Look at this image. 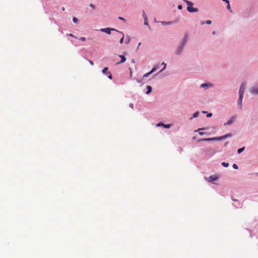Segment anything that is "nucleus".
I'll use <instances>...</instances> for the list:
<instances>
[{
  "label": "nucleus",
  "instance_id": "nucleus-1",
  "mask_svg": "<svg viewBox=\"0 0 258 258\" xmlns=\"http://www.w3.org/2000/svg\"><path fill=\"white\" fill-rule=\"evenodd\" d=\"M231 134H227L226 135H224L222 137H220L219 138H207V139H202L198 140L199 142L200 141H216V140H220L225 138H226L227 137H230Z\"/></svg>",
  "mask_w": 258,
  "mask_h": 258
},
{
  "label": "nucleus",
  "instance_id": "nucleus-2",
  "mask_svg": "<svg viewBox=\"0 0 258 258\" xmlns=\"http://www.w3.org/2000/svg\"><path fill=\"white\" fill-rule=\"evenodd\" d=\"M187 37L186 36H185V37H184V38L182 40L181 42V44H180V46L178 47V48L177 49V51H176V54L179 55L181 53V52H182L183 49V47L187 41Z\"/></svg>",
  "mask_w": 258,
  "mask_h": 258
},
{
  "label": "nucleus",
  "instance_id": "nucleus-3",
  "mask_svg": "<svg viewBox=\"0 0 258 258\" xmlns=\"http://www.w3.org/2000/svg\"><path fill=\"white\" fill-rule=\"evenodd\" d=\"M184 2L186 3L187 7V10L189 12H197L198 11V9L197 8H194L192 7L193 4L185 0Z\"/></svg>",
  "mask_w": 258,
  "mask_h": 258
},
{
  "label": "nucleus",
  "instance_id": "nucleus-4",
  "mask_svg": "<svg viewBox=\"0 0 258 258\" xmlns=\"http://www.w3.org/2000/svg\"><path fill=\"white\" fill-rule=\"evenodd\" d=\"M245 84L244 83L241 84L239 90V95H241L243 96V93L245 91Z\"/></svg>",
  "mask_w": 258,
  "mask_h": 258
},
{
  "label": "nucleus",
  "instance_id": "nucleus-5",
  "mask_svg": "<svg viewBox=\"0 0 258 258\" xmlns=\"http://www.w3.org/2000/svg\"><path fill=\"white\" fill-rule=\"evenodd\" d=\"M101 31L102 32H105L108 34H109L110 33L111 31H115L116 32L117 31V30H116L115 29H114L113 28H102L101 29Z\"/></svg>",
  "mask_w": 258,
  "mask_h": 258
},
{
  "label": "nucleus",
  "instance_id": "nucleus-6",
  "mask_svg": "<svg viewBox=\"0 0 258 258\" xmlns=\"http://www.w3.org/2000/svg\"><path fill=\"white\" fill-rule=\"evenodd\" d=\"M117 37H120L121 36V38H120V40L119 41V42L122 44L123 42V39H124V34L122 32H119V31H117Z\"/></svg>",
  "mask_w": 258,
  "mask_h": 258
},
{
  "label": "nucleus",
  "instance_id": "nucleus-7",
  "mask_svg": "<svg viewBox=\"0 0 258 258\" xmlns=\"http://www.w3.org/2000/svg\"><path fill=\"white\" fill-rule=\"evenodd\" d=\"M250 92L253 94L258 95V88L252 87L250 89Z\"/></svg>",
  "mask_w": 258,
  "mask_h": 258
},
{
  "label": "nucleus",
  "instance_id": "nucleus-8",
  "mask_svg": "<svg viewBox=\"0 0 258 258\" xmlns=\"http://www.w3.org/2000/svg\"><path fill=\"white\" fill-rule=\"evenodd\" d=\"M157 69V68L156 67H154L152 70L151 71L148 73H146V74L144 75L143 76V77L145 78V77H148L150 74H151L152 73H153V72H154L155 71H156V70Z\"/></svg>",
  "mask_w": 258,
  "mask_h": 258
},
{
  "label": "nucleus",
  "instance_id": "nucleus-9",
  "mask_svg": "<svg viewBox=\"0 0 258 258\" xmlns=\"http://www.w3.org/2000/svg\"><path fill=\"white\" fill-rule=\"evenodd\" d=\"M243 96L241 95H239V97L238 100L237 101L238 105L239 106L240 108H242V101Z\"/></svg>",
  "mask_w": 258,
  "mask_h": 258
},
{
  "label": "nucleus",
  "instance_id": "nucleus-10",
  "mask_svg": "<svg viewBox=\"0 0 258 258\" xmlns=\"http://www.w3.org/2000/svg\"><path fill=\"white\" fill-rule=\"evenodd\" d=\"M119 56L121 58V60L119 62L116 63V64H118L121 63H123L125 61L126 58L124 55H119Z\"/></svg>",
  "mask_w": 258,
  "mask_h": 258
},
{
  "label": "nucleus",
  "instance_id": "nucleus-11",
  "mask_svg": "<svg viewBox=\"0 0 258 258\" xmlns=\"http://www.w3.org/2000/svg\"><path fill=\"white\" fill-rule=\"evenodd\" d=\"M235 119V117L234 116H232L229 120L227 121V122L226 123H224V125H230L231 124V123H232L233 122V121H234V119Z\"/></svg>",
  "mask_w": 258,
  "mask_h": 258
},
{
  "label": "nucleus",
  "instance_id": "nucleus-12",
  "mask_svg": "<svg viewBox=\"0 0 258 258\" xmlns=\"http://www.w3.org/2000/svg\"><path fill=\"white\" fill-rule=\"evenodd\" d=\"M201 87L202 88H204L205 87H212V85L210 83H204L201 85Z\"/></svg>",
  "mask_w": 258,
  "mask_h": 258
},
{
  "label": "nucleus",
  "instance_id": "nucleus-13",
  "mask_svg": "<svg viewBox=\"0 0 258 258\" xmlns=\"http://www.w3.org/2000/svg\"><path fill=\"white\" fill-rule=\"evenodd\" d=\"M147 88L148 91H147L146 94H149L152 91V87L150 86H147Z\"/></svg>",
  "mask_w": 258,
  "mask_h": 258
},
{
  "label": "nucleus",
  "instance_id": "nucleus-14",
  "mask_svg": "<svg viewBox=\"0 0 258 258\" xmlns=\"http://www.w3.org/2000/svg\"><path fill=\"white\" fill-rule=\"evenodd\" d=\"M209 178H210V181H214L217 179V177H215L214 176H210L209 177Z\"/></svg>",
  "mask_w": 258,
  "mask_h": 258
},
{
  "label": "nucleus",
  "instance_id": "nucleus-15",
  "mask_svg": "<svg viewBox=\"0 0 258 258\" xmlns=\"http://www.w3.org/2000/svg\"><path fill=\"white\" fill-rule=\"evenodd\" d=\"M161 23L164 25H169V24H171L172 23V22L171 21H169V22H163L162 21V22H161Z\"/></svg>",
  "mask_w": 258,
  "mask_h": 258
},
{
  "label": "nucleus",
  "instance_id": "nucleus-16",
  "mask_svg": "<svg viewBox=\"0 0 258 258\" xmlns=\"http://www.w3.org/2000/svg\"><path fill=\"white\" fill-rule=\"evenodd\" d=\"M244 149H245L244 147H242L241 148L238 149V150H237L238 153V154L241 153L242 151H244Z\"/></svg>",
  "mask_w": 258,
  "mask_h": 258
},
{
  "label": "nucleus",
  "instance_id": "nucleus-17",
  "mask_svg": "<svg viewBox=\"0 0 258 258\" xmlns=\"http://www.w3.org/2000/svg\"><path fill=\"white\" fill-rule=\"evenodd\" d=\"M161 125L164 126V127L167 128H170L171 126V124H161Z\"/></svg>",
  "mask_w": 258,
  "mask_h": 258
},
{
  "label": "nucleus",
  "instance_id": "nucleus-18",
  "mask_svg": "<svg viewBox=\"0 0 258 258\" xmlns=\"http://www.w3.org/2000/svg\"><path fill=\"white\" fill-rule=\"evenodd\" d=\"M143 16L144 17V20H147V17L144 11H143Z\"/></svg>",
  "mask_w": 258,
  "mask_h": 258
},
{
  "label": "nucleus",
  "instance_id": "nucleus-19",
  "mask_svg": "<svg viewBox=\"0 0 258 258\" xmlns=\"http://www.w3.org/2000/svg\"><path fill=\"white\" fill-rule=\"evenodd\" d=\"M222 165L225 167H227L229 166V164L228 163L223 162L222 163Z\"/></svg>",
  "mask_w": 258,
  "mask_h": 258
},
{
  "label": "nucleus",
  "instance_id": "nucleus-20",
  "mask_svg": "<svg viewBox=\"0 0 258 258\" xmlns=\"http://www.w3.org/2000/svg\"><path fill=\"white\" fill-rule=\"evenodd\" d=\"M199 112H196L193 114L192 117H197L199 115Z\"/></svg>",
  "mask_w": 258,
  "mask_h": 258
},
{
  "label": "nucleus",
  "instance_id": "nucleus-21",
  "mask_svg": "<svg viewBox=\"0 0 258 258\" xmlns=\"http://www.w3.org/2000/svg\"><path fill=\"white\" fill-rule=\"evenodd\" d=\"M108 68L106 67V68H104L103 70H102V73L103 74H105L106 73V72L108 70Z\"/></svg>",
  "mask_w": 258,
  "mask_h": 258
},
{
  "label": "nucleus",
  "instance_id": "nucleus-22",
  "mask_svg": "<svg viewBox=\"0 0 258 258\" xmlns=\"http://www.w3.org/2000/svg\"><path fill=\"white\" fill-rule=\"evenodd\" d=\"M232 167L233 168L235 169H238V166L236 164H233L232 165Z\"/></svg>",
  "mask_w": 258,
  "mask_h": 258
},
{
  "label": "nucleus",
  "instance_id": "nucleus-23",
  "mask_svg": "<svg viewBox=\"0 0 258 258\" xmlns=\"http://www.w3.org/2000/svg\"><path fill=\"white\" fill-rule=\"evenodd\" d=\"M162 64L164 65V68H163V69L160 72H162V71L165 70V68H166V64L165 63H164V62H162Z\"/></svg>",
  "mask_w": 258,
  "mask_h": 258
},
{
  "label": "nucleus",
  "instance_id": "nucleus-24",
  "mask_svg": "<svg viewBox=\"0 0 258 258\" xmlns=\"http://www.w3.org/2000/svg\"><path fill=\"white\" fill-rule=\"evenodd\" d=\"M73 21L74 23H77L78 22V19L76 17H74L73 18Z\"/></svg>",
  "mask_w": 258,
  "mask_h": 258
},
{
  "label": "nucleus",
  "instance_id": "nucleus-25",
  "mask_svg": "<svg viewBox=\"0 0 258 258\" xmlns=\"http://www.w3.org/2000/svg\"><path fill=\"white\" fill-rule=\"evenodd\" d=\"M81 41H85L86 40V38L85 37H82L79 39Z\"/></svg>",
  "mask_w": 258,
  "mask_h": 258
},
{
  "label": "nucleus",
  "instance_id": "nucleus-26",
  "mask_svg": "<svg viewBox=\"0 0 258 258\" xmlns=\"http://www.w3.org/2000/svg\"><path fill=\"white\" fill-rule=\"evenodd\" d=\"M227 4H228V5H227V9H228L230 12H231V8H230V6L229 3H227Z\"/></svg>",
  "mask_w": 258,
  "mask_h": 258
},
{
  "label": "nucleus",
  "instance_id": "nucleus-27",
  "mask_svg": "<svg viewBox=\"0 0 258 258\" xmlns=\"http://www.w3.org/2000/svg\"><path fill=\"white\" fill-rule=\"evenodd\" d=\"M206 23L208 24V25H210V24H211L212 23V22L210 20H207L206 21Z\"/></svg>",
  "mask_w": 258,
  "mask_h": 258
},
{
  "label": "nucleus",
  "instance_id": "nucleus-28",
  "mask_svg": "<svg viewBox=\"0 0 258 258\" xmlns=\"http://www.w3.org/2000/svg\"><path fill=\"white\" fill-rule=\"evenodd\" d=\"M108 74H109V76H108V78L110 79H112V75L110 73H108Z\"/></svg>",
  "mask_w": 258,
  "mask_h": 258
},
{
  "label": "nucleus",
  "instance_id": "nucleus-29",
  "mask_svg": "<svg viewBox=\"0 0 258 258\" xmlns=\"http://www.w3.org/2000/svg\"><path fill=\"white\" fill-rule=\"evenodd\" d=\"M69 35L70 36L72 37H75V38H77V37H76V36H74V35L73 34H69Z\"/></svg>",
  "mask_w": 258,
  "mask_h": 258
},
{
  "label": "nucleus",
  "instance_id": "nucleus-30",
  "mask_svg": "<svg viewBox=\"0 0 258 258\" xmlns=\"http://www.w3.org/2000/svg\"><path fill=\"white\" fill-rule=\"evenodd\" d=\"M90 7H91L93 9H94L95 7L92 4H90Z\"/></svg>",
  "mask_w": 258,
  "mask_h": 258
},
{
  "label": "nucleus",
  "instance_id": "nucleus-31",
  "mask_svg": "<svg viewBox=\"0 0 258 258\" xmlns=\"http://www.w3.org/2000/svg\"><path fill=\"white\" fill-rule=\"evenodd\" d=\"M118 19L121 20H122L123 21H125V19L124 18H123L122 17H119Z\"/></svg>",
  "mask_w": 258,
  "mask_h": 258
},
{
  "label": "nucleus",
  "instance_id": "nucleus-32",
  "mask_svg": "<svg viewBox=\"0 0 258 258\" xmlns=\"http://www.w3.org/2000/svg\"><path fill=\"white\" fill-rule=\"evenodd\" d=\"M144 24L145 25H148V20H145Z\"/></svg>",
  "mask_w": 258,
  "mask_h": 258
},
{
  "label": "nucleus",
  "instance_id": "nucleus-33",
  "mask_svg": "<svg viewBox=\"0 0 258 258\" xmlns=\"http://www.w3.org/2000/svg\"><path fill=\"white\" fill-rule=\"evenodd\" d=\"M212 114L211 113H208L207 114V117H211V116H212Z\"/></svg>",
  "mask_w": 258,
  "mask_h": 258
},
{
  "label": "nucleus",
  "instance_id": "nucleus-34",
  "mask_svg": "<svg viewBox=\"0 0 258 258\" xmlns=\"http://www.w3.org/2000/svg\"><path fill=\"white\" fill-rule=\"evenodd\" d=\"M182 6H181V5H179V6H178V9H179V10H181V9H182Z\"/></svg>",
  "mask_w": 258,
  "mask_h": 258
},
{
  "label": "nucleus",
  "instance_id": "nucleus-35",
  "mask_svg": "<svg viewBox=\"0 0 258 258\" xmlns=\"http://www.w3.org/2000/svg\"><path fill=\"white\" fill-rule=\"evenodd\" d=\"M88 61H89V62L90 63V64L91 65H93L94 63H93V62L92 61L89 60Z\"/></svg>",
  "mask_w": 258,
  "mask_h": 258
},
{
  "label": "nucleus",
  "instance_id": "nucleus-36",
  "mask_svg": "<svg viewBox=\"0 0 258 258\" xmlns=\"http://www.w3.org/2000/svg\"><path fill=\"white\" fill-rule=\"evenodd\" d=\"M130 107H131L132 108H134V104L133 103H131L130 104Z\"/></svg>",
  "mask_w": 258,
  "mask_h": 258
},
{
  "label": "nucleus",
  "instance_id": "nucleus-37",
  "mask_svg": "<svg viewBox=\"0 0 258 258\" xmlns=\"http://www.w3.org/2000/svg\"><path fill=\"white\" fill-rule=\"evenodd\" d=\"M204 128H199L198 131H196V132L197 131H201V130H204Z\"/></svg>",
  "mask_w": 258,
  "mask_h": 258
},
{
  "label": "nucleus",
  "instance_id": "nucleus-38",
  "mask_svg": "<svg viewBox=\"0 0 258 258\" xmlns=\"http://www.w3.org/2000/svg\"><path fill=\"white\" fill-rule=\"evenodd\" d=\"M222 1L226 2V3H229V0H222Z\"/></svg>",
  "mask_w": 258,
  "mask_h": 258
},
{
  "label": "nucleus",
  "instance_id": "nucleus-39",
  "mask_svg": "<svg viewBox=\"0 0 258 258\" xmlns=\"http://www.w3.org/2000/svg\"><path fill=\"white\" fill-rule=\"evenodd\" d=\"M199 134L200 135H204L205 133H203V132H199Z\"/></svg>",
  "mask_w": 258,
  "mask_h": 258
},
{
  "label": "nucleus",
  "instance_id": "nucleus-40",
  "mask_svg": "<svg viewBox=\"0 0 258 258\" xmlns=\"http://www.w3.org/2000/svg\"><path fill=\"white\" fill-rule=\"evenodd\" d=\"M205 23H206V22H201V24H202V25H203V24H204Z\"/></svg>",
  "mask_w": 258,
  "mask_h": 258
},
{
  "label": "nucleus",
  "instance_id": "nucleus-41",
  "mask_svg": "<svg viewBox=\"0 0 258 258\" xmlns=\"http://www.w3.org/2000/svg\"><path fill=\"white\" fill-rule=\"evenodd\" d=\"M141 42L139 43V45H138V47L141 45Z\"/></svg>",
  "mask_w": 258,
  "mask_h": 258
},
{
  "label": "nucleus",
  "instance_id": "nucleus-42",
  "mask_svg": "<svg viewBox=\"0 0 258 258\" xmlns=\"http://www.w3.org/2000/svg\"><path fill=\"white\" fill-rule=\"evenodd\" d=\"M64 10H65L64 8V7H62V11H64Z\"/></svg>",
  "mask_w": 258,
  "mask_h": 258
},
{
  "label": "nucleus",
  "instance_id": "nucleus-43",
  "mask_svg": "<svg viewBox=\"0 0 258 258\" xmlns=\"http://www.w3.org/2000/svg\"><path fill=\"white\" fill-rule=\"evenodd\" d=\"M132 62L134 63V62H135V60H134V59H132Z\"/></svg>",
  "mask_w": 258,
  "mask_h": 258
},
{
  "label": "nucleus",
  "instance_id": "nucleus-44",
  "mask_svg": "<svg viewBox=\"0 0 258 258\" xmlns=\"http://www.w3.org/2000/svg\"><path fill=\"white\" fill-rule=\"evenodd\" d=\"M227 144H228V142L226 143L225 144V146L227 145Z\"/></svg>",
  "mask_w": 258,
  "mask_h": 258
},
{
  "label": "nucleus",
  "instance_id": "nucleus-45",
  "mask_svg": "<svg viewBox=\"0 0 258 258\" xmlns=\"http://www.w3.org/2000/svg\"><path fill=\"white\" fill-rule=\"evenodd\" d=\"M138 82L139 83H141V81L138 80Z\"/></svg>",
  "mask_w": 258,
  "mask_h": 258
},
{
  "label": "nucleus",
  "instance_id": "nucleus-46",
  "mask_svg": "<svg viewBox=\"0 0 258 258\" xmlns=\"http://www.w3.org/2000/svg\"><path fill=\"white\" fill-rule=\"evenodd\" d=\"M129 41H130V40L128 41H126L127 43H128Z\"/></svg>",
  "mask_w": 258,
  "mask_h": 258
},
{
  "label": "nucleus",
  "instance_id": "nucleus-47",
  "mask_svg": "<svg viewBox=\"0 0 258 258\" xmlns=\"http://www.w3.org/2000/svg\"><path fill=\"white\" fill-rule=\"evenodd\" d=\"M129 41H130V40L128 41H126L127 43H128Z\"/></svg>",
  "mask_w": 258,
  "mask_h": 258
},
{
  "label": "nucleus",
  "instance_id": "nucleus-48",
  "mask_svg": "<svg viewBox=\"0 0 258 258\" xmlns=\"http://www.w3.org/2000/svg\"><path fill=\"white\" fill-rule=\"evenodd\" d=\"M213 34H215V32H213Z\"/></svg>",
  "mask_w": 258,
  "mask_h": 258
},
{
  "label": "nucleus",
  "instance_id": "nucleus-49",
  "mask_svg": "<svg viewBox=\"0 0 258 258\" xmlns=\"http://www.w3.org/2000/svg\"><path fill=\"white\" fill-rule=\"evenodd\" d=\"M256 175L258 176V173H256Z\"/></svg>",
  "mask_w": 258,
  "mask_h": 258
}]
</instances>
